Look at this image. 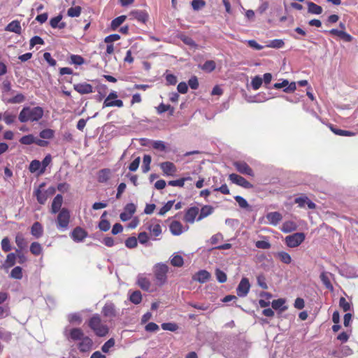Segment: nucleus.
I'll list each match as a JSON object with an SVG mask.
<instances>
[{
    "label": "nucleus",
    "mask_w": 358,
    "mask_h": 358,
    "mask_svg": "<svg viewBox=\"0 0 358 358\" xmlns=\"http://www.w3.org/2000/svg\"><path fill=\"white\" fill-rule=\"evenodd\" d=\"M239 92L240 96L248 103H262L276 96L269 91H239Z\"/></svg>",
    "instance_id": "nucleus-1"
},
{
    "label": "nucleus",
    "mask_w": 358,
    "mask_h": 358,
    "mask_svg": "<svg viewBox=\"0 0 358 358\" xmlns=\"http://www.w3.org/2000/svg\"><path fill=\"white\" fill-rule=\"evenodd\" d=\"M43 115V110L41 107L36 106L32 108L26 107L20 111L18 119L21 122H34L39 120Z\"/></svg>",
    "instance_id": "nucleus-2"
},
{
    "label": "nucleus",
    "mask_w": 358,
    "mask_h": 358,
    "mask_svg": "<svg viewBox=\"0 0 358 358\" xmlns=\"http://www.w3.org/2000/svg\"><path fill=\"white\" fill-rule=\"evenodd\" d=\"M88 326L99 337H104L109 332L108 326L102 323L99 314H94L90 317L88 321Z\"/></svg>",
    "instance_id": "nucleus-3"
},
{
    "label": "nucleus",
    "mask_w": 358,
    "mask_h": 358,
    "mask_svg": "<svg viewBox=\"0 0 358 358\" xmlns=\"http://www.w3.org/2000/svg\"><path fill=\"white\" fill-rule=\"evenodd\" d=\"M169 266L162 263H159L155 266V277L158 285H163L167 280V273Z\"/></svg>",
    "instance_id": "nucleus-4"
},
{
    "label": "nucleus",
    "mask_w": 358,
    "mask_h": 358,
    "mask_svg": "<svg viewBox=\"0 0 358 358\" xmlns=\"http://www.w3.org/2000/svg\"><path fill=\"white\" fill-rule=\"evenodd\" d=\"M70 217L69 210L66 208H62L56 220L57 228L62 231L66 230L70 222Z\"/></svg>",
    "instance_id": "nucleus-5"
},
{
    "label": "nucleus",
    "mask_w": 358,
    "mask_h": 358,
    "mask_svg": "<svg viewBox=\"0 0 358 358\" xmlns=\"http://www.w3.org/2000/svg\"><path fill=\"white\" fill-rule=\"evenodd\" d=\"M305 234L303 232H296L285 237V243L289 248L299 246L305 240Z\"/></svg>",
    "instance_id": "nucleus-6"
},
{
    "label": "nucleus",
    "mask_w": 358,
    "mask_h": 358,
    "mask_svg": "<svg viewBox=\"0 0 358 358\" xmlns=\"http://www.w3.org/2000/svg\"><path fill=\"white\" fill-rule=\"evenodd\" d=\"M250 289L249 280L247 278H243L236 288L237 295L240 297H245L248 294Z\"/></svg>",
    "instance_id": "nucleus-7"
},
{
    "label": "nucleus",
    "mask_w": 358,
    "mask_h": 358,
    "mask_svg": "<svg viewBox=\"0 0 358 358\" xmlns=\"http://www.w3.org/2000/svg\"><path fill=\"white\" fill-rule=\"evenodd\" d=\"M117 97V94L115 92H113L109 94V95L106 97L103 102V106L104 107H113V106H117V107H122L123 106V102L120 99H116Z\"/></svg>",
    "instance_id": "nucleus-8"
},
{
    "label": "nucleus",
    "mask_w": 358,
    "mask_h": 358,
    "mask_svg": "<svg viewBox=\"0 0 358 358\" xmlns=\"http://www.w3.org/2000/svg\"><path fill=\"white\" fill-rule=\"evenodd\" d=\"M87 232L80 227H76L71 233V238L76 243L82 242L87 236Z\"/></svg>",
    "instance_id": "nucleus-9"
},
{
    "label": "nucleus",
    "mask_w": 358,
    "mask_h": 358,
    "mask_svg": "<svg viewBox=\"0 0 358 358\" xmlns=\"http://www.w3.org/2000/svg\"><path fill=\"white\" fill-rule=\"evenodd\" d=\"M101 313L106 317H115L117 315V311L115 304L112 302H107L102 308Z\"/></svg>",
    "instance_id": "nucleus-10"
},
{
    "label": "nucleus",
    "mask_w": 358,
    "mask_h": 358,
    "mask_svg": "<svg viewBox=\"0 0 358 358\" xmlns=\"http://www.w3.org/2000/svg\"><path fill=\"white\" fill-rule=\"evenodd\" d=\"M234 166L236 168V169L242 174L250 176H253L254 175L252 169L245 162H235L234 163Z\"/></svg>",
    "instance_id": "nucleus-11"
},
{
    "label": "nucleus",
    "mask_w": 358,
    "mask_h": 358,
    "mask_svg": "<svg viewBox=\"0 0 358 358\" xmlns=\"http://www.w3.org/2000/svg\"><path fill=\"white\" fill-rule=\"evenodd\" d=\"M229 180L234 184H236L244 188H250L252 185L243 177L236 173H231L229 176Z\"/></svg>",
    "instance_id": "nucleus-12"
},
{
    "label": "nucleus",
    "mask_w": 358,
    "mask_h": 358,
    "mask_svg": "<svg viewBox=\"0 0 358 358\" xmlns=\"http://www.w3.org/2000/svg\"><path fill=\"white\" fill-rule=\"evenodd\" d=\"M93 346V341L89 336H85L78 343V348L81 352H90Z\"/></svg>",
    "instance_id": "nucleus-13"
},
{
    "label": "nucleus",
    "mask_w": 358,
    "mask_h": 358,
    "mask_svg": "<svg viewBox=\"0 0 358 358\" xmlns=\"http://www.w3.org/2000/svg\"><path fill=\"white\" fill-rule=\"evenodd\" d=\"M295 203H297L300 208H303L305 205H307L309 209H315L316 205L311 200H310L306 196H302L297 197L294 199Z\"/></svg>",
    "instance_id": "nucleus-14"
},
{
    "label": "nucleus",
    "mask_w": 358,
    "mask_h": 358,
    "mask_svg": "<svg viewBox=\"0 0 358 358\" xmlns=\"http://www.w3.org/2000/svg\"><path fill=\"white\" fill-rule=\"evenodd\" d=\"M327 32L331 35L338 36L341 39L345 42H351L353 40V37L343 30L332 29Z\"/></svg>",
    "instance_id": "nucleus-15"
},
{
    "label": "nucleus",
    "mask_w": 358,
    "mask_h": 358,
    "mask_svg": "<svg viewBox=\"0 0 358 358\" xmlns=\"http://www.w3.org/2000/svg\"><path fill=\"white\" fill-rule=\"evenodd\" d=\"M160 168L166 176H173L176 172V167L173 163L165 162L160 164Z\"/></svg>",
    "instance_id": "nucleus-16"
},
{
    "label": "nucleus",
    "mask_w": 358,
    "mask_h": 358,
    "mask_svg": "<svg viewBox=\"0 0 358 358\" xmlns=\"http://www.w3.org/2000/svg\"><path fill=\"white\" fill-rule=\"evenodd\" d=\"M85 336V334L80 328H73L69 331L68 338L77 341H80Z\"/></svg>",
    "instance_id": "nucleus-17"
},
{
    "label": "nucleus",
    "mask_w": 358,
    "mask_h": 358,
    "mask_svg": "<svg viewBox=\"0 0 358 358\" xmlns=\"http://www.w3.org/2000/svg\"><path fill=\"white\" fill-rule=\"evenodd\" d=\"M63 203V197L61 194H57L51 204V213L55 214L61 210Z\"/></svg>",
    "instance_id": "nucleus-18"
},
{
    "label": "nucleus",
    "mask_w": 358,
    "mask_h": 358,
    "mask_svg": "<svg viewBox=\"0 0 358 358\" xmlns=\"http://www.w3.org/2000/svg\"><path fill=\"white\" fill-rule=\"evenodd\" d=\"M199 213V208L191 207L189 208L184 217V220L186 222L192 223L194 222L196 215Z\"/></svg>",
    "instance_id": "nucleus-19"
},
{
    "label": "nucleus",
    "mask_w": 358,
    "mask_h": 358,
    "mask_svg": "<svg viewBox=\"0 0 358 358\" xmlns=\"http://www.w3.org/2000/svg\"><path fill=\"white\" fill-rule=\"evenodd\" d=\"M45 184L44 182L41 183L38 188L34 191V194L36 196V199L41 204H44L48 199L46 192H42V188L45 187Z\"/></svg>",
    "instance_id": "nucleus-20"
},
{
    "label": "nucleus",
    "mask_w": 358,
    "mask_h": 358,
    "mask_svg": "<svg viewBox=\"0 0 358 358\" xmlns=\"http://www.w3.org/2000/svg\"><path fill=\"white\" fill-rule=\"evenodd\" d=\"M130 15L139 22L145 23L148 20V14L145 10H132Z\"/></svg>",
    "instance_id": "nucleus-21"
},
{
    "label": "nucleus",
    "mask_w": 358,
    "mask_h": 358,
    "mask_svg": "<svg viewBox=\"0 0 358 358\" xmlns=\"http://www.w3.org/2000/svg\"><path fill=\"white\" fill-rule=\"evenodd\" d=\"M331 276L332 275L331 273L324 271L321 273L320 278L325 287L331 291H333L334 287L330 281Z\"/></svg>",
    "instance_id": "nucleus-22"
},
{
    "label": "nucleus",
    "mask_w": 358,
    "mask_h": 358,
    "mask_svg": "<svg viewBox=\"0 0 358 358\" xmlns=\"http://www.w3.org/2000/svg\"><path fill=\"white\" fill-rule=\"evenodd\" d=\"M282 215L278 212H271L266 215V219L273 225H277L282 220Z\"/></svg>",
    "instance_id": "nucleus-23"
},
{
    "label": "nucleus",
    "mask_w": 358,
    "mask_h": 358,
    "mask_svg": "<svg viewBox=\"0 0 358 358\" xmlns=\"http://www.w3.org/2000/svg\"><path fill=\"white\" fill-rule=\"evenodd\" d=\"M308 6V12L313 15H320L323 12L322 6L315 3L312 1H308L306 3Z\"/></svg>",
    "instance_id": "nucleus-24"
},
{
    "label": "nucleus",
    "mask_w": 358,
    "mask_h": 358,
    "mask_svg": "<svg viewBox=\"0 0 358 358\" xmlns=\"http://www.w3.org/2000/svg\"><path fill=\"white\" fill-rule=\"evenodd\" d=\"M43 229L42 224L36 222L33 224L31 228V234L36 238H40L43 235Z\"/></svg>",
    "instance_id": "nucleus-25"
},
{
    "label": "nucleus",
    "mask_w": 358,
    "mask_h": 358,
    "mask_svg": "<svg viewBox=\"0 0 358 358\" xmlns=\"http://www.w3.org/2000/svg\"><path fill=\"white\" fill-rule=\"evenodd\" d=\"M169 229L174 236H178L182 232V225L178 221H173L169 226Z\"/></svg>",
    "instance_id": "nucleus-26"
},
{
    "label": "nucleus",
    "mask_w": 358,
    "mask_h": 358,
    "mask_svg": "<svg viewBox=\"0 0 358 358\" xmlns=\"http://www.w3.org/2000/svg\"><path fill=\"white\" fill-rule=\"evenodd\" d=\"M62 16L59 15L55 17H52L50 20V24L52 28H59L60 29H64L66 27V23L62 22Z\"/></svg>",
    "instance_id": "nucleus-27"
},
{
    "label": "nucleus",
    "mask_w": 358,
    "mask_h": 358,
    "mask_svg": "<svg viewBox=\"0 0 358 358\" xmlns=\"http://www.w3.org/2000/svg\"><path fill=\"white\" fill-rule=\"evenodd\" d=\"M110 170L109 169H103L98 172L97 179L99 182H106L110 176Z\"/></svg>",
    "instance_id": "nucleus-28"
},
{
    "label": "nucleus",
    "mask_w": 358,
    "mask_h": 358,
    "mask_svg": "<svg viewBox=\"0 0 358 358\" xmlns=\"http://www.w3.org/2000/svg\"><path fill=\"white\" fill-rule=\"evenodd\" d=\"M6 30L20 34L21 33V25L18 20H13L6 27Z\"/></svg>",
    "instance_id": "nucleus-29"
},
{
    "label": "nucleus",
    "mask_w": 358,
    "mask_h": 358,
    "mask_svg": "<svg viewBox=\"0 0 358 358\" xmlns=\"http://www.w3.org/2000/svg\"><path fill=\"white\" fill-rule=\"evenodd\" d=\"M15 243L19 248V249L16 250V252L20 253V251L24 250L27 245V243L26 240L24 239L23 235L21 234H17L16 235Z\"/></svg>",
    "instance_id": "nucleus-30"
},
{
    "label": "nucleus",
    "mask_w": 358,
    "mask_h": 358,
    "mask_svg": "<svg viewBox=\"0 0 358 358\" xmlns=\"http://www.w3.org/2000/svg\"><path fill=\"white\" fill-rule=\"evenodd\" d=\"M138 285L145 291H149L151 283L150 280L142 275H138L137 279Z\"/></svg>",
    "instance_id": "nucleus-31"
},
{
    "label": "nucleus",
    "mask_w": 358,
    "mask_h": 358,
    "mask_svg": "<svg viewBox=\"0 0 358 358\" xmlns=\"http://www.w3.org/2000/svg\"><path fill=\"white\" fill-rule=\"evenodd\" d=\"M107 215V212L104 211L101 217V220L99 223V228L102 231H107L110 227V224L108 220L104 219V217Z\"/></svg>",
    "instance_id": "nucleus-32"
},
{
    "label": "nucleus",
    "mask_w": 358,
    "mask_h": 358,
    "mask_svg": "<svg viewBox=\"0 0 358 358\" xmlns=\"http://www.w3.org/2000/svg\"><path fill=\"white\" fill-rule=\"evenodd\" d=\"M285 303V299H278L273 300L271 303L272 308L275 310L280 309L281 312L285 311L287 309V307L284 306Z\"/></svg>",
    "instance_id": "nucleus-33"
},
{
    "label": "nucleus",
    "mask_w": 358,
    "mask_h": 358,
    "mask_svg": "<svg viewBox=\"0 0 358 358\" xmlns=\"http://www.w3.org/2000/svg\"><path fill=\"white\" fill-rule=\"evenodd\" d=\"M234 199L238 203L240 208L245 209L248 211L252 210V207L249 205L248 201L241 196H235Z\"/></svg>",
    "instance_id": "nucleus-34"
},
{
    "label": "nucleus",
    "mask_w": 358,
    "mask_h": 358,
    "mask_svg": "<svg viewBox=\"0 0 358 358\" xmlns=\"http://www.w3.org/2000/svg\"><path fill=\"white\" fill-rule=\"evenodd\" d=\"M151 157L149 155H145L143 158V165H142V171L143 173H147L150 169V163H151Z\"/></svg>",
    "instance_id": "nucleus-35"
},
{
    "label": "nucleus",
    "mask_w": 358,
    "mask_h": 358,
    "mask_svg": "<svg viewBox=\"0 0 358 358\" xmlns=\"http://www.w3.org/2000/svg\"><path fill=\"white\" fill-rule=\"evenodd\" d=\"M276 257L278 258H279V259L286 264H289L291 263L292 262V257L291 256L286 252H284V251H281V252H278L277 254H276Z\"/></svg>",
    "instance_id": "nucleus-36"
},
{
    "label": "nucleus",
    "mask_w": 358,
    "mask_h": 358,
    "mask_svg": "<svg viewBox=\"0 0 358 358\" xmlns=\"http://www.w3.org/2000/svg\"><path fill=\"white\" fill-rule=\"evenodd\" d=\"M16 255L15 253H9L6 259L4 266L6 268H10L13 266L16 262Z\"/></svg>",
    "instance_id": "nucleus-37"
},
{
    "label": "nucleus",
    "mask_w": 358,
    "mask_h": 358,
    "mask_svg": "<svg viewBox=\"0 0 358 358\" xmlns=\"http://www.w3.org/2000/svg\"><path fill=\"white\" fill-rule=\"evenodd\" d=\"M22 277V268L20 266H15L10 273V278L13 279L21 280Z\"/></svg>",
    "instance_id": "nucleus-38"
},
{
    "label": "nucleus",
    "mask_w": 358,
    "mask_h": 358,
    "mask_svg": "<svg viewBox=\"0 0 358 358\" xmlns=\"http://www.w3.org/2000/svg\"><path fill=\"white\" fill-rule=\"evenodd\" d=\"M129 300L134 304H139L142 301L141 292L138 290L133 292L129 296Z\"/></svg>",
    "instance_id": "nucleus-39"
},
{
    "label": "nucleus",
    "mask_w": 358,
    "mask_h": 358,
    "mask_svg": "<svg viewBox=\"0 0 358 358\" xmlns=\"http://www.w3.org/2000/svg\"><path fill=\"white\" fill-rule=\"evenodd\" d=\"M125 20H126L125 15H120V16L115 18L111 22V24H110L111 29L113 30H115L124 22Z\"/></svg>",
    "instance_id": "nucleus-40"
},
{
    "label": "nucleus",
    "mask_w": 358,
    "mask_h": 358,
    "mask_svg": "<svg viewBox=\"0 0 358 358\" xmlns=\"http://www.w3.org/2000/svg\"><path fill=\"white\" fill-rule=\"evenodd\" d=\"M19 141L21 144L29 145L32 143H35L36 138L34 136V135L29 134L23 136Z\"/></svg>",
    "instance_id": "nucleus-41"
},
{
    "label": "nucleus",
    "mask_w": 358,
    "mask_h": 358,
    "mask_svg": "<svg viewBox=\"0 0 358 358\" xmlns=\"http://www.w3.org/2000/svg\"><path fill=\"white\" fill-rule=\"evenodd\" d=\"M170 261L171 265L176 267H181L184 264L183 258L179 255H174Z\"/></svg>",
    "instance_id": "nucleus-42"
},
{
    "label": "nucleus",
    "mask_w": 358,
    "mask_h": 358,
    "mask_svg": "<svg viewBox=\"0 0 358 358\" xmlns=\"http://www.w3.org/2000/svg\"><path fill=\"white\" fill-rule=\"evenodd\" d=\"M157 113L159 114H162L166 111H169V114L171 115L173 113V108L171 107L170 105L164 104L162 103L159 105V106L157 108Z\"/></svg>",
    "instance_id": "nucleus-43"
},
{
    "label": "nucleus",
    "mask_w": 358,
    "mask_h": 358,
    "mask_svg": "<svg viewBox=\"0 0 358 358\" xmlns=\"http://www.w3.org/2000/svg\"><path fill=\"white\" fill-rule=\"evenodd\" d=\"M30 252L34 255H39L42 252V247L38 242H34L30 246Z\"/></svg>",
    "instance_id": "nucleus-44"
},
{
    "label": "nucleus",
    "mask_w": 358,
    "mask_h": 358,
    "mask_svg": "<svg viewBox=\"0 0 358 358\" xmlns=\"http://www.w3.org/2000/svg\"><path fill=\"white\" fill-rule=\"evenodd\" d=\"M81 13V8L80 6H74L69 8L67 14L69 16L74 17H78Z\"/></svg>",
    "instance_id": "nucleus-45"
},
{
    "label": "nucleus",
    "mask_w": 358,
    "mask_h": 358,
    "mask_svg": "<svg viewBox=\"0 0 358 358\" xmlns=\"http://www.w3.org/2000/svg\"><path fill=\"white\" fill-rule=\"evenodd\" d=\"M115 339L113 338L108 340L101 347V350L104 353H108L109 352L110 348H113L115 345Z\"/></svg>",
    "instance_id": "nucleus-46"
},
{
    "label": "nucleus",
    "mask_w": 358,
    "mask_h": 358,
    "mask_svg": "<svg viewBox=\"0 0 358 358\" xmlns=\"http://www.w3.org/2000/svg\"><path fill=\"white\" fill-rule=\"evenodd\" d=\"M39 136L43 139H50L54 136V131L50 129H45L40 132Z\"/></svg>",
    "instance_id": "nucleus-47"
},
{
    "label": "nucleus",
    "mask_w": 358,
    "mask_h": 358,
    "mask_svg": "<svg viewBox=\"0 0 358 358\" xmlns=\"http://www.w3.org/2000/svg\"><path fill=\"white\" fill-rule=\"evenodd\" d=\"M216 67L215 62L213 60H208L206 61L203 64V71H207V72H211L213 70H215Z\"/></svg>",
    "instance_id": "nucleus-48"
},
{
    "label": "nucleus",
    "mask_w": 358,
    "mask_h": 358,
    "mask_svg": "<svg viewBox=\"0 0 358 358\" xmlns=\"http://www.w3.org/2000/svg\"><path fill=\"white\" fill-rule=\"evenodd\" d=\"M162 328L166 331H176L178 329V326L173 322H165L162 324Z\"/></svg>",
    "instance_id": "nucleus-49"
},
{
    "label": "nucleus",
    "mask_w": 358,
    "mask_h": 358,
    "mask_svg": "<svg viewBox=\"0 0 358 358\" xmlns=\"http://www.w3.org/2000/svg\"><path fill=\"white\" fill-rule=\"evenodd\" d=\"M174 201H169L163 207H162L158 213L159 215H165L169 210L171 209Z\"/></svg>",
    "instance_id": "nucleus-50"
},
{
    "label": "nucleus",
    "mask_w": 358,
    "mask_h": 358,
    "mask_svg": "<svg viewBox=\"0 0 358 358\" xmlns=\"http://www.w3.org/2000/svg\"><path fill=\"white\" fill-rule=\"evenodd\" d=\"M41 166V163L36 159H34L31 162L29 167V170L31 173H35L38 171Z\"/></svg>",
    "instance_id": "nucleus-51"
},
{
    "label": "nucleus",
    "mask_w": 358,
    "mask_h": 358,
    "mask_svg": "<svg viewBox=\"0 0 358 358\" xmlns=\"http://www.w3.org/2000/svg\"><path fill=\"white\" fill-rule=\"evenodd\" d=\"M68 320L70 323L76 322L80 324L82 322V318L78 313H71L68 316Z\"/></svg>",
    "instance_id": "nucleus-52"
},
{
    "label": "nucleus",
    "mask_w": 358,
    "mask_h": 358,
    "mask_svg": "<svg viewBox=\"0 0 358 358\" xmlns=\"http://www.w3.org/2000/svg\"><path fill=\"white\" fill-rule=\"evenodd\" d=\"M137 244H138L137 239L134 236L129 237L125 241V245L128 248H134L137 246Z\"/></svg>",
    "instance_id": "nucleus-53"
},
{
    "label": "nucleus",
    "mask_w": 358,
    "mask_h": 358,
    "mask_svg": "<svg viewBox=\"0 0 358 358\" xmlns=\"http://www.w3.org/2000/svg\"><path fill=\"white\" fill-rule=\"evenodd\" d=\"M71 63L76 64V65H82L85 62V59L83 57L78 55H71Z\"/></svg>",
    "instance_id": "nucleus-54"
},
{
    "label": "nucleus",
    "mask_w": 358,
    "mask_h": 358,
    "mask_svg": "<svg viewBox=\"0 0 358 358\" xmlns=\"http://www.w3.org/2000/svg\"><path fill=\"white\" fill-rule=\"evenodd\" d=\"M215 275H216V278L219 282L223 283L227 281V275L224 271H222L220 269H217L216 272H215Z\"/></svg>",
    "instance_id": "nucleus-55"
},
{
    "label": "nucleus",
    "mask_w": 358,
    "mask_h": 358,
    "mask_svg": "<svg viewBox=\"0 0 358 358\" xmlns=\"http://www.w3.org/2000/svg\"><path fill=\"white\" fill-rule=\"evenodd\" d=\"M285 43L282 39H274L271 41L268 47L273 48H281L284 46Z\"/></svg>",
    "instance_id": "nucleus-56"
},
{
    "label": "nucleus",
    "mask_w": 358,
    "mask_h": 358,
    "mask_svg": "<svg viewBox=\"0 0 358 358\" xmlns=\"http://www.w3.org/2000/svg\"><path fill=\"white\" fill-rule=\"evenodd\" d=\"M331 131L336 135L343 136H350L354 135V133L347 131V130H343L339 129H334L331 128Z\"/></svg>",
    "instance_id": "nucleus-57"
},
{
    "label": "nucleus",
    "mask_w": 358,
    "mask_h": 358,
    "mask_svg": "<svg viewBox=\"0 0 358 358\" xmlns=\"http://www.w3.org/2000/svg\"><path fill=\"white\" fill-rule=\"evenodd\" d=\"M295 229H296V226L293 222H287L283 224L282 230V231H284L285 233H288L293 230H295Z\"/></svg>",
    "instance_id": "nucleus-58"
},
{
    "label": "nucleus",
    "mask_w": 358,
    "mask_h": 358,
    "mask_svg": "<svg viewBox=\"0 0 358 358\" xmlns=\"http://www.w3.org/2000/svg\"><path fill=\"white\" fill-rule=\"evenodd\" d=\"M262 82V78L258 76L253 78L252 80V86L254 90H258L261 87Z\"/></svg>",
    "instance_id": "nucleus-59"
},
{
    "label": "nucleus",
    "mask_w": 358,
    "mask_h": 358,
    "mask_svg": "<svg viewBox=\"0 0 358 358\" xmlns=\"http://www.w3.org/2000/svg\"><path fill=\"white\" fill-rule=\"evenodd\" d=\"M1 248L4 252H9L11 250L10 240L8 237H5L2 239Z\"/></svg>",
    "instance_id": "nucleus-60"
},
{
    "label": "nucleus",
    "mask_w": 358,
    "mask_h": 358,
    "mask_svg": "<svg viewBox=\"0 0 358 358\" xmlns=\"http://www.w3.org/2000/svg\"><path fill=\"white\" fill-rule=\"evenodd\" d=\"M37 44L43 45L44 41L40 36H35L30 40V48H31Z\"/></svg>",
    "instance_id": "nucleus-61"
},
{
    "label": "nucleus",
    "mask_w": 358,
    "mask_h": 358,
    "mask_svg": "<svg viewBox=\"0 0 358 358\" xmlns=\"http://www.w3.org/2000/svg\"><path fill=\"white\" fill-rule=\"evenodd\" d=\"M152 148L160 151H165L166 150L165 143L162 141H154L152 143Z\"/></svg>",
    "instance_id": "nucleus-62"
},
{
    "label": "nucleus",
    "mask_w": 358,
    "mask_h": 358,
    "mask_svg": "<svg viewBox=\"0 0 358 358\" xmlns=\"http://www.w3.org/2000/svg\"><path fill=\"white\" fill-rule=\"evenodd\" d=\"M223 240V235L220 233H217L213 235L209 242L211 245H216L217 243Z\"/></svg>",
    "instance_id": "nucleus-63"
},
{
    "label": "nucleus",
    "mask_w": 358,
    "mask_h": 358,
    "mask_svg": "<svg viewBox=\"0 0 358 358\" xmlns=\"http://www.w3.org/2000/svg\"><path fill=\"white\" fill-rule=\"evenodd\" d=\"M4 121L7 124H10L14 122L16 116L15 115L10 114L8 112H5L3 114Z\"/></svg>",
    "instance_id": "nucleus-64"
}]
</instances>
